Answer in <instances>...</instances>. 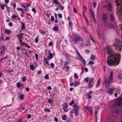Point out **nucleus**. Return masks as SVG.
Here are the masks:
<instances>
[{
    "mask_svg": "<svg viewBox=\"0 0 122 122\" xmlns=\"http://www.w3.org/2000/svg\"><path fill=\"white\" fill-rule=\"evenodd\" d=\"M107 54H110L107 58V63L109 66L112 64L115 66L119 64L120 61V55L115 53L112 54V51L109 47L107 49Z\"/></svg>",
    "mask_w": 122,
    "mask_h": 122,
    "instance_id": "1",
    "label": "nucleus"
},
{
    "mask_svg": "<svg viewBox=\"0 0 122 122\" xmlns=\"http://www.w3.org/2000/svg\"><path fill=\"white\" fill-rule=\"evenodd\" d=\"M115 2L117 3L116 5L118 7L116 14L120 16V19L122 20V0H115Z\"/></svg>",
    "mask_w": 122,
    "mask_h": 122,
    "instance_id": "2",
    "label": "nucleus"
},
{
    "mask_svg": "<svg viewBox=\"0 0 122 122\" xmlns=\"http://www.w3.org/2000/svg\"><path fill=\"white\" fill-rule=\"evenodd\" d=\"M113 73L112 71H111L108 77V80L107 78H105L104 81V84H106L108 86H109L110 84L112 83L113 81Z\"/></svg>",
    "mask_w": 122,
    "mask_h": 122,
    "instance_id": "3",
    "label": "nucleus"
},
{
    "mask_svg": "<svg viewBox=\"0 0 122 122\" xmlns=\"http://www.w3.org/2000/svg\"><path fill=\"white\" fill-rule=\"evenodd\" d=\"M116 42L113 44L116 49L119 51H120L122 47V42H121L120 40L118 39H116Z\"/></svg>",
    "mask_w": 122,
    "mask_h": 122,
    "instance_id": "4",
    "label": "nucleus"
},
{
    "mask_svg": "<svg viewBox=\"0 0 122 122\" xmlns=\"http://www.w3.org/2000/svg\"><path fill=\"white\" fill-rule=\"evenodd\" d=\"M17 36L19 37V42L22 46L23 45L25 46L26 44V43L22 41V38L23 37V33L21 34H19L18 35H17Z\"/></svg>",
    "mask_w": 122,
    "mask_h": 122,
    "instance_id": "5",
    "label": "nucleus"
},
{
    "mask_svg": "<svg viewBox=\"0 0 122 122\" xmlns=\"http://www.w3.org/2000/svg\"><path fill=\"white\" fill-rule=\"evenodd\" d=\"M94 78H93L91 77L89 78V82L88 83V87L90 88L93 86L94 83Z\"/></svg>",
    "mask_w": 122,
    "mask_h": 122,
    "instance_id": "6",
    "label": "nucleus"
},
{
    "mask_svg": "<svg viewBox=\"0 0 122 122\" xmlns=\"http://www.w3.org/2000/svg\"><path fill=\"white\" fill-rule=\"evenodd\" d=\"M73 107L75 115H78L79 114L78 111L79 109L78 105L76 104H74L73 105Z\"/></svg>",
    "mask_w": 122,
    "mask_h": 122,
    "instance_id": "7",
    "label": "nucleus"
},
{
    "mask_svg": "<svg viewBox=\"0 0 122 122\" xmlns=\"http://www.w3.org/2000/svg\"><path fill=\"white\" fill-rule=\"evenodd\" d=\"M116 118L115 116L112 114L107 117V120L109 122H114Z\"/></svg>",
    "mask_w": 122,
    "mask_h": 122,
    "instance_id": "8",
    "label": "nucleus"
},
{
    "mask_svg": "<svg viewBox=\"0 0 122 122\" xmlns=\"http://www.w3.org/2000/svg\"><path fill=\"white\" fill-rule=\"evenodd\" d=\"M93 93V92L91 91H89L88 93H86V96L87 98L89 99H92V95Z\"/></svg>",
    "mask_w": 122,
    "mask_h": 122,
    "instance_id": "9",
    "label": "nucleus"
},
{
    "mask_svg": "<svg viewBox=\"0 0 122 122\" xmlns=\"http://www.w3.org/2000/svg\"><path fill=\"white\" fill-rule=\"evenodd\" d=\"M63 108L64 111L65 112H68V110L67 108L68 105L66 102H65L63 104Z\"/></svg>",
    "mask_w": 122,
    "mask_h": 122,
    "instance_id": "10",
    "label": "nucleus"
},
{
    "mask_svg": "<svg viewBox=\"0 0 122 122\" xmlns=\"http://www.w3.org/2000/svg\"><path fill=\"white\" fill-rule=\"evenodd\" d=\"M114 91V88H110L108 90L107 92L110 95H112Z\"/></svg>",
    "mask_w": 122,
    "mask_h": 122,
    "instance_id": "11",
    "label": "nucleus"
},
{
    "mask_svg": "<svg viewBox=\"0 0 122 122\" xmlns=\"http://www.w3.org/2000/svg\"><path fill=\"white\" fill-rule=\"evenodd\" d=\"M85 109L88 111L91 114L92 112V107H88L87 106L85 107Z\"/></svg>",
    "mask_w": 122,
    "mask_h": 122,
    "instance_id": "12",
    "label": "nucleus"
},
{
    "mask_svg": "<svg viewBox=\"0 0 122 122\" xmlns=\"http://www.w3.org/2000/svg\"><path fill=\"white\" fill-rule=\"evenodd\" d=\"M5 48V45H3L2 46L1 51L0 52V56H1L4 53Z\"/></svg>",
    "mask_w": 122,
    "mask_h": 122,
    "instance_id": "13",
    "label": "nucleus"
},
{
    "mask_svg": "<svg viewBox=\"0 0 122 122\" xmlns=\"http://www.w3.org/2000/svg\"><path fill=\"white\" fill-rule=\"evenodd\" d=\"M102 18L103 21H106L107 19V15L105 14H104L102 15Z\"/></svg>",
    "mask_w": 122,
    "mask_h": 122,
    "instance_id": "14",
    "label": "nucleus"
},
{
    "mask_svg": "<svg viewBox=\"0 0 122 122\" xmlns=\"http://www.w3.org/2000/svg\"><path fill=\"white\" fill-rule=\"evenodd\" d=\"M74 40L76 42H77L79 41H82V40L81 37L76 36L74 38Z\"/></svg>",
    "mask_w": 122,
    "mask_h": 122,
    "instance_id": "15",
    "label": "nucleus"
},
{
    "mask_svg": "<svg viewBox=\"0 0 122 122\" xmlns=\"http://www.w3.org/2000/svg\"><path fill=\"white\" fill-rule=\"evenodd\" d=\"M107 10L108 11H111L112 8L111 4L110 2L107 5Z\"/></svg>",
    "mask_w": 122,
    "mask_h": 122,
    "instance_id": "16",
    "label": "nucleus"
},
{
    "mask_svg": "<svg viewBox=\"0 0 122 122\" xmlns=\"http://www.w3.org/2000/svg\"><path fill=\"white\" fill-rule=\"evenodd\" d=\"M110 18L112 21H114L115 20V17L113 14H111L110 15Z\"/></svg>",
    "mask_w": 122,
    "mask_h": 122,
    "instance_id": "17",
    "label": "nucleus"
},
{
    "mask_svg": "<svg viewBox=\"0 0 122 122\" xmlns=\"http://www.w3.org/2000/svg\"><path fill=\"white\" fill-rule=\"evenodd\" d=\"M54 56V55L51 52L49 53V55L48 56V58L49 59H51L53 58Z\"/></svg>",
    "mask_w": 122,
    "mask_h": 122,
    "instance_id": "18",
    "label": "nucleus"
},
{
    "mask_svg": "<svg viewBox=\"0 0 122 122\" xmlns=\"http://www.w3.org/2000/svg\"><path fill=\"white\" fill-rule=\"evenodd\" d=\"M90 12H91V15L92 16V18L94 19L95 21V17L94 14V12L92 10H90Z\"/></svg>",
    "mask_w": 122,
    "mask_h": 122,
    "instance_id": "19",
    "label": "nucleus"
},
{
    "mask_svg": "<svg viewBox=\"0 0 122 122\" xmlns=\"http://www.w3.org/2000/svg\"><path fill=\"white\" fill-rule=\"evenodd\" d=\"M101 80V79L99 78L97 80L96 85V86L97 87L99 86Z\"/></svg>",
    "mask_w": 122,
    "mask_h": 122,
    "instance_id": "20",
    "label": "nucleus"
},
{
    "mask_svg": "<svg viewBox=\"0 0 122 122\" xmlns=\"http://www.w3.org/2000/svg\"><path fill=\"white\" fill-rule=\"evenodd\" d=\"M80 58L81 61L83 62L84 66H85L86 65L85 61L83 57H80Z\"/></svg>",
    "mask_w": 122,
    "mask_h": 122,
    "instance_id": "21",
    "label": "nucleus"
},
{
    "mask_svg": "<svg viewBox=\"0 0 122 122\" xmlns=\"http://www.w3.org/2000/svg\"><path fill=\"white\" fill-rule=\"evenodd\" d=\"M23 6L25 10L26 11H28L29 8L28 7H27L25 5H23Z\"/></svg>",
    "mask_w": 122,
    "mask_h": 122,
    "instance_id": "22",
    "label": "nucleus"
},
{
    "mask_svg": "<svg viewBox=\"0 0 122 122\" xmlns=\"http://www.w3.org/2000/svg\"><path fill=\"white\" fill-rule=\"evenodd\" d=\"M39 31L41 33V34L43 35H44L45 34H46L45 31L42 30L41 29Z\"/></svg>",
    "mask_w": 122,
    "mask_h": 122,
    "instance_id": "23",
    "label": "nucleus"
},
{
    "mask_svg": "<svg viewBox=\"0 0 122 122\" xmlns=\"http://www.w3.org/2000/svg\"><path fill=\"white\" fill-rule=\"evenodd\" d=\"M18 15L14 14L13 15L11 16V18L13 19H15L17 17Z\"/></svg>",
    "mask_w": 122,
    "mask_h": 122,
    "instance_id": "24",
    "label": "nucleus"
},
{
    "mask_svg": "<svg viewBox=\"0 0 122 122\" xmlns=\"http://www.w3.org/2000/svg\"><path fill=\"white\" fill-rule=\"evenodd\" d=\"M67 118V116L65 115H63L62 116V119L64 120H66Z\"/></svg>",
    "mask_w": 122,
    "mask_h": 122,
    "instance_id": "25",
    "label": "nucleus"
},
{
    "mask_svg": "<svg viewBox=\"0 0 122 122\" xmlns=\"http://www.w3.org/2000/svg\"><path fill=\"white\" fill-rule=\"evenodd\" d=\"M53 29L55 31H58L59 30L58 27L56 26H55L53 28Z\"/></svg>",
    "mask_w": 122,
    "mask_h": 122,
    "instance_id": "26",
    "label": "nucleus"
},
{
    "mask_svg": "<svg viewBox=\"0 0 122 122\" xmlns=\"http://www.w3.org/2000/svg\"><path fill=\"white\" fill-rule=\"evenodd\" d=\"M91 58L92 60H93L96 59V57L93 54H91Z\"/></svg>",
    "mask_w": 122,
    "mask_h": 122,
    "instance_id": "27",
    "label": "nucleus"
},
{
    "mask_svg": "<svg viewBox=\"0 0 122 122\" xmlns=\"http://www.w3.org/2000/svg\"><path fill=\"white\" fill-rule=\"evenodd\" d=\"M11 6L13 7L14 9H15L16 6V4L14 3H11Z\"/></svg>",
    "mask_w": 122,
    "mask_h": 122,
    "instance_id": "28",
    "label": "nucleus"
},
{
    "mask_svg": "<svg viewBox=\"0 0 122 122\" xmlns=\"http://www.w3.org/2000/svg\"><path fill=\"white\" fill-rule=\"evenodd\" d=\"M89 79L88 77H87L84 79V81L86 82H87L89 81Z\"/></svg>",
    "mask_w": 122,
    "mask_h": 122,
    "instance_id": "29",
    "label": "nucleus"
},
{
    "mask_svg": "<svg viewBox=\"0 0 122 122\" xmlns=\"http://www.w3.org/2000/svg\"><path fill=\"white\" fill-rule=\"evenodd\" d=\"M80 84V83L79 82H77L76 83L74 84V86L76 87L78 86Z\"/></svg>",
    "mask_w": 122,
    "mask_h": 122,
    "instance_id": "30",
    "label": "nucleus"
},
{
    "mask_svg": "<svg viewBox=\"0 0 122 122\" xmlns=\"http://www.w3.org/2000/svg\"><path fill=\"white\" fill-rule=\"evenodd\" d=\"M22 26L21 27V30H23L25 29V24L24 23L22 24Z\"/></svg>",
    "mask_w": 122,
    "mask_h": 122,
    "instance_id": "31",
    "label": "nucleus"
},
{
    "mask_svg": "<svg viewBox=\"0 0 122 122\" xmlns=\"http://www.w3.org/2000/svg\"><path fill=\"white\" fill-rule=\"evenodd\" d=\"M39 41V39H38V36H37L35 39V42L36 43H37Z\"/></svg>",
    "mask_w": 122,
    "mask_h": 122,
    "instance_id": "32",
    "label": "nucleus"
},
{
    "mask_svg": "<svg viewBox=\"0 0 122 122\" xmlns=\"http://www.w3.org/2000/svg\"><path fill=\"white\" fill-rule=\"evenodd\" d=\"M48 102L49 103L51 104L53 102V99H50L48 100Z\"/></svg>",
    "mask_w": 122,
    "mask_h": 122,
    "instance_id": "33",
    "label": "nucleus"
},
{
    "mask_svg": "<svg viewBox=\"0 0 122 122\" xmlns=\"http://www.w3.org/2000/svg\"><path fill=\"white\" fill-rule=\"evenodd\" d=\"M53 1L54 3L56 5H59V2L57 0H53Z\"/></svg>",
    "mask_w": 122,
    "mask_h": 122,
    "instance_id": "34",
    "label": "nucleus"
},
{
    "mask_svg": "<svg viewBox=\"0 0 122 122\" xmlns=\"http://www.w3.org/2000/svg\"><path fill=\"white\" fill-rule=\"evenodd\" d=\"M0 6L2 10H3L4 9L5 6L4 5H2L1 3H0Z\"/></svg>",
    "mask_w": 122,
    "mask_h": 122,
    "instance_id": "35",
    "label": "nucleus"
},
{
    "mask_svg": "<svg viewBox=\"0 0 122 122\" xmlns=\"http://www.w3.org/2000/svg\"><path fill=\"white\" fill-rule=\"evenodd\" d=\"M24 96V95L22 94L20 95V98L22 100H23V99Z\"/></svg>",
    "mask_w": 122,
    "mask_h": 122,
    "instance_id": "36",
    "label": "nucleus"
},
{
    "mask_svg": "<svg viewBox=\"0 0 122 122\" xmlns=\"http://www.w3.org/2000/svg\"><path fill=\"white\" fill-rule=\"evenodd\" d=\"M5 32L8 34H9L10 33V30L6 29L5 30Z\"/></svg>",
    "mask_w": 122,
    "mask_h": 122,
    "instance_id": "37",
    "label": "nucleus"
},
{
    "mask_svg": "<svg viewBox=\"0 0 122 122\" xmlns=\"http://www.w3.org/2000/svg\"><path fill=\"white\" fill-rule=\"evenodd\" d=\"M17 86L18 87H20L21 86V84L20 83H18L17 84Z\"/></svg>",
    "mask_w": 122,
    "mask_h": 122,
    "instance_id": "38",
    "label": "nucleus"
},
{
    "mask_svg": "<svg viewBox=\"0 0 122 122\" xmlns=\"http://www.w3.org/2000/svg\"><path fill=\"white\" fill-rule=\"evenodd\" d=\"M74 77L75 78L77 79L78 78V76L76 73H75L74 75Z\"/></svg>",
    "mask_w": 122,
    "mask_h": 122,
    "instance_id": "39",
    "label": "nucleus"
},
{
    "mask_svg": "<svg viewBox=\"0 0 122 122\" xmlns=\"http://www.w3.org/2000/svg\"><path fill=\"white\" fill-rule=\"evenodd\" d=\"M30 67L31 69L32 70H34L35 68L34 66L33 65H30Z\"/></svg>",
    "mask_w": 122,
    "mask_h": 122,
    "instance_id": "40",
    "label": "nucleus"
},
{
    "mask_svg": "<svg viewBox=\"0 0 122 122\" xmlns=\"http://www.w3.org/2000/svg\"><path fill=\"white\" fill-rule=\"evenodd\" d=\"M94 62L92 61H89V62L88 63V64L89 65H93L94 64Z\"/></svg>",
    "mask_w": 122,
    "mask_h": 122,
    "instance_id": "41",
    "label": "nucleus"
},
{
    "mask_svg": "<svg viewBox=\"0 0 122 122\" xmlns=\"http://www.w3.org/2000/svg\"><path fill=\"white\" fill-rule=\"evenodd\" d=\"M73 11L75 13H76L77 12V9L75 8H73Z\"/></svg>",
    "mask_w": 122,
    "mask_h": 122,
    "instance_id": "42",
    "label": "nucleus"
},
{
    "mask_svg": "<svg viewBox=\"0 0 122 122\" xmlns=\"http://www.w3.org/2000/svg\"><path fill=\"white\" fill-rule=\"evenodd\" d=\"M26 80V78L25 76L24 77L22 78V81L23 82L25 81Z\"/></svg>",
    "mask_w": 122,
    "mask_h": 122,
    "instance_id": "43",
    "label": "nucleus"
},
{
    "mask_svg": "<svg viewBox=\"0 0 122 122\" xmlns=\"http://www.w3.org/2000/svg\"><path fill=\"white\" fill-rule=\"evenodd\" d=\"M35 57H36V60H38V55L36 53H35Z\"/></svg>",
    "mask_w": 122,
    "mask_h": 122,
    "instance_id": "44",
    "label": "nucleus"
},
{
    "mask_svg": "<svg viewBox=\"0 0 122 122\" xmlns=\"http://www.w3.org/2000/svg\"><path fill=\"white\" fill-rule=\"evenodd\" d=\"M46 79H48L49 78V75H46L44 77Z\"/></svg>",
    "mask_w": 122,
    "mask_h": 122,
    "instance_id": "45",
    "label": "nucleus"
},
{
    "mask_svg": "<svg viewBox=\"0 0 122 122\" xmlns=\"http://www.w3.org/2000/svg\"><path fill=\"white\" fill-rule=\"evenodd\" d=\"M69 25L70 26L72 27V24L71 21H70L69 22Z\"/></svg>",
    "mask_w": 122,
    "mask_h": 122,
    "instance_id": "46",
    "label": "nucleus"
},
{
    "mask_svg": "<svg viewBox=\"0 0 122 122\" xmlns=\"http://www.w3.org/2000/svg\"><path fill=\"white\" fill-rule=\"evenodd\" d=\"M44 111L46 112H50L51 111L50 110L48 109H44Z\"/></svg>",
    "mask_w": 122,
    "mask_h": 122,
    "instance_id": "47",
    "label": "nucleus"
},
{
    "mask_svg": "<svg viewBox=\"0 0 122 122\" xmlns=\"http://www.w3.org/2000/svg\"><path fill=\"white\" fill-rule=\"evenodd\" d=\"M6 10H7L8 12V13H10V8L8 6H7V7H6Z\"/></svg>",
    "mask_w": 122,
    "mask_h": 122,
    "instance_id": "48",
    "label": "nucleus"
},
{
    "mask_svg": "<svg viewBox=\"0 0 122 122\" xmlns=\"http://www.w3.org/2000/svg\"><path fill=\"white\" fill-rule=\"evenodd\" d=\"M41 72H42V71L41 70H38V72H37V75L41 74Z\"/></svg>",
    "mask_w": 122,
    "mask_h": 122,
    "instance_id": "49",
    "label": "nucleus"
},
{
    "mask_svg": "<svg viewBox=\"0 0 122 122\" xmlns=\"http://www.w3.org/2000/svg\"><path fill=\"white\" fill-rule=\"evenodd\" d=\"M74 101L72 100L71 102L70 103L69 105L70 106L72 105L74 103Z\"/></svg>",
    "mask_w": 122,
    "mask_h": 122,
    "instance_id": "50",
    "label": "nucleus"
},
{
    "mask_svg": "<svg viewBox=\"0 0 122 122\" xmlns=\"http://www.w3.org/2000/svg\"><path fill=\"white\" fill-rule=\"evenodd\" d=\"M24 5H25L27 7H28L31 5V4L30 3H27L26 4H24Z\"/></svg>",
    "mask_w": 122,
    "mask_h": 122,
    "instance_id": "51",
    "label": "nucleus"
},
{
    "mask_svg": "<svg viewBox=\"0 0 122 122\" xmlns=\"http://www.w3.org/2000/svg\"><path fill=\"white\" fill-rule=\"evenodd\" d=\"M69 63V62L68 61H66L65 62V63L64 64V66L66 65H67Z\"/></svg>",
    "mask_w": 122,
    "mask_h": 122,
    "instance_id": "52",
    "label": "nucleus"
},
{
    "mask_svg": "<svg viewBox=\"0 0 122 122\" xmlns=\"http://www.w3.org/2000/svg\"><path fill=\"white\" fill-rule=\"evenodd\" d=\"M27 117L28 118L30 119L31 117V115L30 114H28L27 116Z\"/></svg>",
    "mask_w": 122,
    "mask_h": 122,
    "instance_id": "53",
    "label": "nucleus"
},
{
    "mask_svg": "<svg viewBox=\"0 0 122 122\" xmlns=\"http://www.w3.org/2000/svg\"><path fill=\"white\" fill-rule=\"evenodd\" d=\"M54 17L53 16H52L51 17V20L52 21H54Z\"/></svg>",
    "mask_w": 122,
    "mask_h": 122,
    "instance_id": "54",
    "label": "nucleus"
},
{
    "mask_svg": "<svg viewBox=\"0 0 122 122\" xmlns=\"http://www.w3.org/2000/svg\"><path fill=\"white\" fill-rule=\"evenodd\" d=\"M109 27L110 28H112L113 27V26L112 24H111L109 25Z\"/></svg>",
    "mask_w": 122,
    "mask_h": 122,
    "instance_id": "55",
    "label": "nucleus"
},
{
    "mask_svg": "<svg viewBox=\"0 0 122 122\" xmlns=\"http://www.w3.org/2000/svg\"><path fill=\"white\" fill-rule=\"evenodd\" d=\"M25 90L26 92H28L29 91L30 89L29 87H26L25 88Z\"/></svg>",
    "mask_w": 122,
    "mask_h": 122,
    "instance_id": "56",
    "label": "nucleus"
},
{
    "mask_svg": "<svg viewBox=\"0 0 122 122\" xmlns=\"http://www.w3.org/2000/svg\"><path fill=\"white\" fill-rule=\"evenodd\" d=\"M70 56V55H69L68 54H66V53L65 54V56L67 58H68L69 57V56Z\"/></svg>",
    "mask_w": 122,
    "mask_h": 122,
    "instance_id": "57",
    "label": "nucleus"
},
{
    "mask_svg": "<svg viewBox=\"0 0 122 122\" xmlns=\"http://www.w3.org/2000/svg\"><path fill=\"white\" fill-rule=\"evenodd\" d=\"M32 10L34 12H36V9L35 8H32Z\"/></svg>",
    "mask_w": 122,
    "mask_h": 122,
    "instance_id": "58",
    "label": "nucleus"
},
{
    "mask_svg": "<svg viewBox=\"0 0 122 122\" xmlns=\"http://www.w3.org/2000/svg\"><path fill=\"white\" fill-rule=\"evenodd\" d=\"M97 4L95 2H94L93 3V6L94 8H95Z\"/></svg>",
    "mask_w": 122,
    "mask_h": 122,
    "instance_id": "59",
    "label": "nucleus"
},
{
    "mask_svg": "<svg viewBox=\"0 0 122 122\" xmlns=\"http://www.w3.org/2000/svg\"><path fill=\"white\" fill-rule=\"evenodd\" d=\"M51 66L52 68H53L54 67V64L53 63H51Z\"/></svg>",
    "mask_w": 122,
    "mask_h": 122,
    "instance_id": "60",
    "label": "nucleus"
},
{
    "mask_svg": "<svg viewBox=\"0 0 122 122\" xmlns=\"http://www.w3.org/2000/svg\"><path fill=\"white\" fill-rule=\"evenodd\" d=\"M58 16L60 18H61L62 17V15L61 14H58Z\"/></svg>",
    "mask_w": 122,
    "mask_h": 122,
    "instance_id": "61",
    "label": "nucleus"
},
{
    "mask_svg": "<svg viewBox=\"0 0 122 122\" xmlns=\"http://www.w3.org/2000/svg\"><path fill=\"white\" fill-rule=\"evenodd\" d=\"M104 24L106 26H107L108 25V24L107 22H104Z\"/></svg>",
    "mask_w": 122,
    "mask_h": 122,
    "instance_id": "62",
    "label": "nucleus"
},
{
    "mask_svg": "<svg viewBox=\"0 0 122 122\" xmlns=\"http://www.w3.org/2000/svg\"><path fill=\"white\" fill-rule=\"evenodd\" d=\"M47 89L48 90H51V89L52 88L51 86H49L47 87Z\"/></svg>",
    "mask_w": 122,
    "mask_h": 122,
    "instance_id": "63",
    "label": "nucleus"
},
{
    "mask_svg": "<svg viewBox=\"0 0 122 122\" xmlns=\"http://www.w3.org/2000/svg\"><path fill=\"white\" fill-rule=\"evenodd\" d=\"M9 26H11L13 25V24L12 22H10L9 23Z\"/></svg>",
    "mask_w": 122,
    "mask_h": 122,
    "instance_id": "64",
    "label": "nucleus"
}]
</instances>
